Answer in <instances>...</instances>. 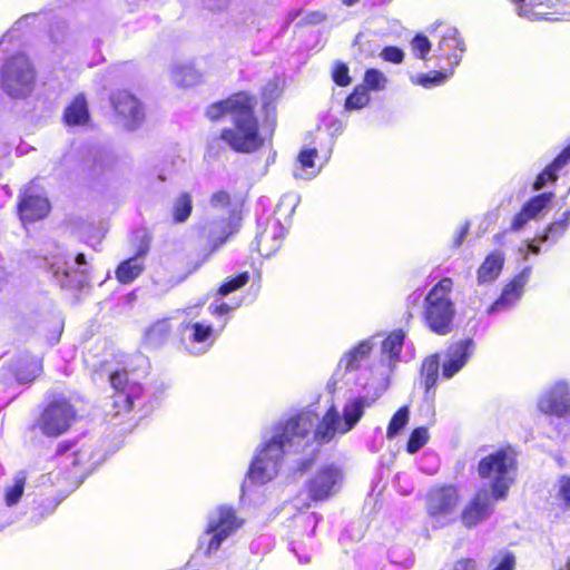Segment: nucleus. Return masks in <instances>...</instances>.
I'll list each match as a JSON object with an SVG mask.
<instances>
[{"label":"nucleus","instance_id":"nucleus-1","mask_svg":"<svg viewBox=\"0 0 570 570\" xmlns=\"http://www.w3.org/2000/svg\"><path fill=\"white\" fill-rule=\"evenodd\" d=\"M405 334L403 331L392 332L383 342L381 361L372 367V381L366 385L374 389L373 395L354 396L348 399L342 411L332 405L322 420L312 411L306 410L288 419L284 424L275 426L271 438L262 445L255 455L248 478L257 484L273 480L282 463V458L291 450L297 451L313 442L328 443L336 436L345 435L360 422L366 409L387 390L390 376L400 360Z\"/></svg>","mask_w":570,"mask_h":570},{"label":"nucleus","instance_id":"nucleus-2","mask_svg":"<svg viewBox=\"0 0 570 570\" xmlns=\"http://www.w3.org/2000/svg\"><path fill=\"white\" fill-rule=\"evenodd\" d=\"M256 99L246 94L237 92L225 100L210 105L207 116L212 120L229 115L233 127L222 131V139L230 148L240 153H252L264 145L265 138L258 131V122L254 116Z\"/></svg>","mask_w":570,"mask_h":570},{"label":"nucleus","instance_id":"nucleus-3","mask_svg":"<svg viewBox=\"0 0 570 570\" xmlns=\"http://www.w3.org/2000/svg\"><path fill=\"white\" fill-rule=\"evenodd\" d=\"M479 475L494 499H504L517 474L515 455L510 449L490 453L479 462Z\"/></svg>","mask_w":570,"mask_h":570},{"label":"nucleus","instance_id":"nucleus-4","mask_svg":"<svg viewBox=\"0 0 570 570\" xmlns=\"http://www.w3.org/2000/svg\"><path fill=\"white\" fill-rule=\"evenodd\" d=\"M453 282L442 278L428 293L424 301V321L426 326L438 335H446L452 331L455 315L454 303L451 299Z\"/></svg>","mask_w":570,"mask_h":570},{"label":"nucleus","instance_id":"nucleus-5","mask_svg":"<svg viewBox=\"0 0 570 570\" xmlns=\"http://www.w3.org/2000/svg\"><path fill=\"white\" fill-rule=\"evenodd\" d=\"M1 83L13 98L30 95L36 85V71L28 57L22 53L10 57L2 67Z\"/></svg>","mask_w":570,"mask_h":570},{"label":"nucleus","instance_id":"nucleus-6","mask_svg":"<svg viewBox=\"0 0 570 570\" xmlns=\"http://www.w3.org/2000/svg\"><path fill=\"white\" fill-rule=\"evenodd\" d=\"M242 522L230 507L222 505L209 514L205 533L199 538V547L209 554L222 546Z\"/></svg>","mask_w":570,"mask_h":570},{"label":"nucleus","instance_id":"nucleus-7","mask_svg":"<svg viewBox=\"0 0 570 570\" xmlns=\"http://www.w3.org/2000/svg\"><path fill=\"white\" fill-rule=\"evenodd\" d=\"M460 499L459 490L453 485L431 488L425 495V509L432 524L439 528L452 522Z\"/></svg>","mask_w":570,"mask_h":570},{"label":"nucleus","instance_id":"nucleus-8","mask_svg":"<svg viewBox=\"0 0 570 570\" xmlns=\"http://www.w3.org/2000/svg\"><path fill=\"white\" fill-rule=\"evenodd\" d=\"M78 266L73 269L70 257L63 253H57L48 259V266L53 277L62 287H81L87 278V262L83 254H78L75 258Z\"/></svg>","mask_w":570,"mask_h":570},{"label":"nucleus","instance_id":"nucleus-9","mask_svg":"<svg viewBox=\"0 0 570 570\" xmlns=\"http://www.w3.org/2000/svg\"><path fill=\"white\" fill-rule=\"evenodd\" d=\"M115 112V122L125 130H136L145 120V110L141 102L130 92L119 90L111 97Z\"/></svg>","mask_w":570,"mask_h":570},{"label":"nucleus","instance_id":"nucleus-10","mask_svg":"<svg viewBox=\"0 0 570 570\" xmlns=\"http://www.w3.org/2000/svg\"><path fill=\"white\" fill-rule=\"evenodd\" d=\"M75 420V410L65 399L51 402L38 420L39 430L48 436L65 433Z\"/></svg>","mask_w":570,"mask_h":570},{"label":"nucleus","instance_id":"nucleus-11","mask_svg":"<svg viewBox=\"0 0 570 570\" xmlns=\"http://www.w3.org/2000/svg\"><path fill=\"white\" fill-rule=\"evenodd\" d=\"M342 480L343 473L338 466H321L306 484L309 498L315 501L328 499L340 490Z\"/></svg>","mask_w":570,"mask_h":570},{"label":"nucleus","instance_id":"nucleus-12","mask_svg":"<svg viewBox=\"0 0 570 570\" xmlns=\"http://www.w3.org/2000/svg\"><path fill=\"white\" fill-rule=\"evenodd\" d=\"M433 37L438 40L435 57L445 59L450 69L453 70L460 63L464 51L458 30L452 26L440 24Z\"/></svg>","mask_w":570,"mask_h":570},{"label":"nucleus","instance_id":"nucleus-13","mask_svg":"<svg viewBox=\"0 0 570 570\" xmlns=\"http://www.w3.org/2000/svg\"><path fill=\"white\" fill-rule=\"evenodd\" d=\"M538 409L544 414L564 416L570 412V385L558 381L546 389L538 399Z\"/></svg>","mask_w":570,"mask_h":570},{"label":"nucleus","instance_id":"nucleus-14","mask_svg":"<svg viewBox=\"0 0 570 570\" xmlns=\"http://www.w3.org/2000/svg\"><path fill=\"white\" fill-rule=\"evenodd\" d=\"M109 380L115 390L114 406L117 413L130 411L134 402L141 395V386L129 379L127 371L114 372Z\"/></svg>","mask_w":570,"mask_h":570},{"label":"nucleus","instance_id":"nucleus-15","mask_svg":"<svg viewBox=\"0 0 570 570\" xmlns=\"http://www.w3.org/2000/svg\"><path fill=\"white\" fill-rule=\"evenodd\" d=\"M494 499L488 489H480L474 497L465 504L461 513V521L468 528L475 527L487 520L493 512Z\"/></svg>","mask_w":570,"mask_h":570},{"label":"nucleus","instance_id":"nucleus-16","mask_svg":"<svg viewBox=\"0 0 570 570\" xmlns=\"http://www.w3.org/2000/svg\"><path fill=\"white\" fill-rule=\"evenodd\" d=\"M531 268L524 267L502 289L500 297L489 307V313H500L513 307L521 298L529 282Z\"/></svg>","mask_w":570,"mask_h":570},{"label":"nucleus","instance_id":"nucleus-17","mask_svg":"<svg viewBox=\"0 0 570 570\" xmlns=\"http://www.w3.org/2000/svg\"><path fill=\"white\" fill-rule=\"evenodd\" d=\"M183 335L186 346L191 354L207 352L216 338L213 326L200 322L185 324L183 326Z\"/></svg>","mask_w":570,"mask_h":570},{"label":"nucleus","instance_id":"nucleus-18","mask_svg":"<svg viewBox=\"0 0 570 570\" xmlns=\"http://www.w3.org/2000/svg\"><path fill=\"white\" fill-rule=\"evenodd\" d=\"M474 350L471 338H464L449 346L442 364V375L451 379L468 363Z\"/></svg>","mask_w":570,"mask_h":570},{"label":"nucleus","instance_id":"nucleus-19","mask_svg":"<svg viewBox=\"0 0 570 570\" xmlns=\"http://www.w3.org/2000/svg\"><path fill=\"white\" fill-rule=\"evenodd\" d=\"M284 227L278 220H271L257 237V249L264 257H269L278 250L284 238Z\"/></svg>","mask_w":570,"mask_h":570},{"label":"nucleus","instance_id":"nucleus-20","mask_svg":"<svg viewBox=\"0 0 570 570\" xmlns=\"http://www.w3.org/2000/svg\"><path fill=\"white\" fill-rule=\"evenodd\" d=\"M49 210L48 199L38 195H24L19 203V215L23 223L45 218Z\"/></svg>","mask_w":570,"mask_h":570},{"label":"nucleus","instance_id":"nucleus-21","mask_svg":"<svg viewBox=\"0 0 570 570\" xmlns=\"http://www.w3.org/2000/svg\"><path fill=\"white\" fill-rule=\"evenodd\" d=\"M504 257L503 254L499 250L490 253L484 262L481 264V266L478 269L476 273V279L478 284H485L494 282L503 267Z\"/></svg>","mask_w":570,"mask_h":570},{"label":"nucleus","instance_id":"nucleus-22","mask_svg":"<svg viewBox=\"0 0 570 570\" xmlns=\"http://www.w3.org/2000/svg\"><path fill=\"white\" fill-rule=\"evenodd\" d=\"M372 340L360 342L355 347L347 351L340 360L338 366L346 372L357 370L361 363L368 356L372 351Z\"/></svg>","mask_w":570,"mask_h":570},{"label":"nucleus","instance_id":"nucleus-23","mask_svg":"<svg viewBox=\"0 0 570 570\" xmlns=\"http://www.w3.org/2000/svg\"><path fill=\"white\" fill-rule=\"evenodd\" d=\"M170 78L178 87H191L202 81V75L190 63L184 62L170 67Z\"/></svg>","mask_w":570,"mask_h":570},{"label":"nucleus","instance_id":"nucleus-24","mask_svg":"<svg viewBox=\"0 0 570 570\" xmlns=\"http://www.w3.org/2000/svg\"><path fill=\"white\" fill-rule=\"evenodd\" d=\"M317 150L316 149H303L298 155V168L294 175L296 178L309 179L315 177L324 163H316Z\"/></svg>","mask_w":570,"mask_h":570},{"label":"nucleus","instance_id":"nucleus-25","mask_svg":"<svg viewBox=\"0 0 570 570\" xmlns=\"http://www.w3.org/2000/svg\"><path fill=\"white\" fill-rule=\"evenodd\" d=\"M570 161V144L562 150V153L549 165L535 179L533 189L539 190L543 188L548 181L557 179V171L560 170L566 164Z\"/></svg>","mask_w":570,"mask_h":570},{"label":"nucleus","instance_id":"nucleus-26","mask_svg":"<svg viewBox=\"0 0 570 570\" xmlns=\"http://www.w3.org/2000/svg\"><path fill=\"white\" fill-rule=\"evenodd\" d=\"M173 326L168 318L158 320L145 331V342L150 346L164 344L171 333Z\"/></svg>","mask_w":570,"mask_h":570},{"label":"nucleus","instance_id":"nucleus-27","mask_svg":"<svg viewBox=\"0 0 570 570\" xmlns=\"http://www.w3.org/2000/svg\"><path fill=\"white\" fill-rule=\"evenodd\" d=\"M144 271V262L140 255L124 261L116 269V277L121 284L135 281Z\"/></svg>","mask_w":570,"mask_h":570},{"label":"nucleus","instance_id":"nucleus-28","mask_svg":"<svg viewBox=\"0 0 570 570\" xmlns=\"http://www.w3.org/2000/svg\"><path fill=\"white\" fill-rule=\"evenodd\" d=\"M26 482L27 474L24 471H19L14 474L11 483L7 484L4 488L3 500L6 505L13 507L20 501L24 491Z\"/></svg>","mask_w":570,"mask_h":570},{"label":"nucleus","instance_id":"nucleus-29","mask_svg":"<svg viewBox=\"0 0 570 570\" xmlns=\"http://www.w3.org/2000/svg\"><path fill=\"white\" fill-rule=\"evenodd\" d=\"M510 2L514 6V10L517 14L521 18L528 19L530 21L537 20H556L550 17L549 13L540 10L541 3L530 4L527 3L525 0H510Z\"/></svg>","mask_w":570,"mask_h":570},{"label":"nucleus","instance_id":"nucleus-30","mask_svg":"<svg viewBox=\"0 0 570 570\" xmlns=\"http://www.w3.org/2000/svg\"><path fill=\"white\" fill-rule=\"evenodd\" d=\"M89 118L86 100L82 96H78L67 107L65 119L68 125H82Z\"/></svg>","mask_w":570,"mask_h":570},{"label":"nucleus","instance_id":"nucleus-31","mask_svg":"<svg viewBox=\"0 0 570 570\" xmlns=\"http://www.w3.org/2000/svg\"><path fill=\"white\" fill-rule=\"evenodd\" d=\"M453 73V70L450 69L448 72L444 71H432L429 73H421L411 77V81L414 85L422 86L424 88H432L445 82V80Z\"/></svg>","mask_w":570,"mask_h":570},{"label":"nucleus","instance_id":"nucleus-32","mask_svg":"<svg viewBox=\"0 0 570 570\" xmlns=\"http://www.w3.org/2000/svg\"><path fill=\"white\" fill-rule=\"evenodd\" d=\"M42 371V365L39 358L31 357L26 363H20L16 373L17 380L20 383H28L33 381Z\"/></svg>","mask_w":570,"mask_h":570},{"label":"nucleus","instance_id":"nucleus-33","mask_svg":"<svg viewBox=\"0 0 570 570\" xmlns=\"http://www.w3.org/2000/svg\"><path fill=\"white\" fill-rule=\"evenodd\" d=\"M193 200L191 196L187 193L179 195L173 206V216L175 222L183 223L191 214Z\"/></svg>","mask_w":570,"mask_h":570},{"label":"nucleus","instance_id":"nucleus-34","mask_svg":"<svg viewBox=\"0 0 570 570\" xmlns=\"http://www.w3.org/2000/svg\"><path fill=\"white\" fill-rule=\"evenodd\" d=\"M410 416V409L407 405L400 407L396 413L392 416L387 430L386 438L392 440L394 439L402 429L407 424Z\"/></svg>","mask_w":570,"mask_h":570},{"label":"nucleus","instance_id":"nucleus-35","mask_svg":"<svg viewBox=\"0 0 570 570\" xmlns=\"http://www.w3.org/2000/svg\"><path fill=\"white\" fill-rule=\"evenodd\" d=\"M387 77L377 69H367L363 78V86L366 90L381 91L387 86Z\"/></svg>","mask_w":570,"mask_h":570},{"label":"nucleus","instance_id":"nucleus-36","mask_svg":"<svg viewBox=\"0 0 570 570\" xmlns=\"http://www.w3.org/2000/svg\"><path fill=\"white\" fill-rule=\"evenodd\" d=\"M439 372V358L436 355L426 357L422 364V376L425 387L429 390L435 385Z\"/></svg>","mask_w":570,"mask_h":570},{"label":"nucleus","instance_id":"nucleus-37","mask_svg":"<svg viewBox=\"0 0 570 570\" xmlns=\"http://www.w3.org/2000/svg\"><path fill=\"white\" fill-rule=\"evenodd\" d=\"M552 194L544 193L530 199L522 208L532 218L537 216L551 203Z\"/></svg>","mask_w":570,"mask_h":570},{"label":"nucleus","instance_id":"nucleus-38","mask_svg":"<svg viewBox=\"0 0 570 570\" xmlns=\"http://www.w3.org/2000/svg\"><path fill=\"white\" fill-rule=\"evenodd\" d=\"M370 102V95L363 85H358L346 98L345 108L348 110L361 109Z\"/></svg>","mask_w":570,"mask_h":570},{"label":"nucleus","instance_id":"nucleus-39","mask_svg":"<svg viewBox=\"0 0 570 570\" xmlns=\"http://www.w3.org/2000/svg\"><path fill=\"white\" fill-rule=\"evenodd\" d=\"M92 449L89 445L81 446L73 453L66 456V461L70 462L73 468H82L86 470L91 464Z\"/></svg>","mask_w":570,"mask_h":570},{"label":"nucleus","instance_id":"nucleus-40","mask_svg":"<svg viewBox=\"0 0 570 570\" xmlns=\"http://www.w3.org/2000/svg\"><path fill=\"white\" fill-rule=\"evenodd\" d=\"M429 431L424 426L416 428L412 431L406 450L409 453L414 454L422 449L429 441Z\"/></svg>","mask_w":570,"mask_h":570},{"label":"nucleus","instance_id":"nucleus-41","mask_svg":"<svg viewBox=\"0 0 570 570\" xmlns=\"http://www.w3.org/2000/svg\"><path fill=\"white\" fill-rule=\"evenodd\" d=\"M570 224V213H564L562 218L558 222L552 223L544 235H542L539 240L546 242L550 238L557 239L560 237L564 230L567 229L568 225Z\"/></svg>","mask_w":570,"mask_h":570},{"label":"nucleus","instance_id":"nucleus-42","mask_svg":"<svg viewBox=\"0 0 570 570\" xmlns=\"http://www.w3.org/2000/svg\"><path fill=\"white\" fill-rule=\"evenodd\" d=\"M248 281H249V275L247 272H244L236 277L228 278L224 284H222V286L218 289V293L222 296H226V295L235 292L236 289L243 287L244 285H246L248 283Z\"/></svg>","mask_w":570,"mask_h":570},{"label":"nucleus","instance_id":"nucleus-43","mask_svg":"<svg viewBox=\"0 0 570 570\" xmlns=\"http://www.w3.org/2000/svg\"><path fill=\"white\" fill-rule=\"evenodd\" d=\"M411 46L416 57L420 59H426L431 49V41L425 36H416L412 40Z\"/></svg>","mask_w":570,"mask_h":570},{"label":"nucleus","instance_id":"nucleus-44","mask_svg":"<svg viewBox=\"0 0 570 570\" xmlns=\"http://www.w3.org/2000/svg\"><path fill=\"white\" fill-rule=\"evenodd\" d=\"M282 90L283 86L281 79L274 78L264 87L263 97L267 102L273 101L281 96Z\"/></svg>","mask_w":570,"mask_h":570},{"label":"nucleus","instance_id":"nucleus-45","mask_svg":"<svg viewBox=\"0 0 570 570\" xmlns=\"http://www.w3.org/2000/svg\"><path fill=\"white\" fill-rule=\"evenodd\" d=\"M333 79L338 86H347L351 82L348 68L344 63H336L333 70Z\"/></svg>","mask_w":570,"mask_h":570},{"label":"nucleus","instance_id":"nucleus-46","mask_svg":"<svg viewBox=\"0 0 570 570\" xmlns=\"http://www.w3.org/2000/svg\"><path fill=\"white\" fill-rule=\"evenodd\" d=\"M230 204V195L225 190H218L210 197V206L217 209L228 207Z\"/></svg>","mask_w":570,"mask_h":570},{"label":"nucleus","instance_id":"nucleus-47","mask_svg":"<svg viewBox=\"0 0 570 570\" xmlns=\"http://www.w3.org/2000/svg\"><path fill=\"white\" fill-rule=\"evenodd\" d=\"M381 57L385 61H390L393 63H400L403 60L404 53L401 49L396 47H386L382 50Z\"/></svg>","mask_w":570,"mask_h":570},{"label":"nucleus","instance_id":"nucleus-48","mask_svg":"<svg viewBox=\"0 0 570 570\" xmlns=\"http://www.w3.org/2000/svg\"><path fill=\"white\" fill-rule=\"evenodd\" d=\"M559 498L566 507L570 508V476H562L560 479Z\"/></svg>","mask_w":570,"mask_h":570},{"label":"nucleus","instance_id":"nucleus-49","mask_svg":"<svg viewBox=\"0 0 570 570\" xmlns=\"http://www.w3.org/2000/svg\"><path fill=\"white\" fill-rule=\"evenodd\" d=\"M530 219L532 218L522 208L521 212L513 217L511 222V230L519 232Z\"/></svg>","mask_w":570,"mask_h":570},{"label":"nucleus","instance_id":"nucleus-50","mask_svg":"<svg viewBox=\"0 0 570 570\" xmlns=\"http://www.w3.org/2000/svg\"><path fill=\"white\" fill-rule=\"evenodd\" d=\"M514 564V557L510 553H505L500 558L499 563L494 567L493 570H513Z\"/></svg>","mask_w":570,"mask_h":570},{"label":"nucleus","instance_id":"nucleus-51","mask_svg":"<svg viewBox=\"0 0 570 570\" xmlns=\"http://www.w3.org/2000/svg\"><path fill=\"white\" fill-rule=\"evenodd\" d=\"M476 564L475 561L472 559H463L458 562H455L452 568L448 570H475Z\"/></svg>","mask_w":570,"mask_h":570},{"label":"nucleus","instance_id":"nucleus-52","mask_svg":"<svg viewBox=\"0 0 570 570\" xmlns=\"http://www.w3.org/2000/svg\"><path fill=\"white\" fill-rule=\"evenodd\" d=\"M305 19L307 23L316 24L324 19V16L320 12H312L307 14Z\"/></svg>","mask_w":570,"mask_h":570},{"label":"nucleus","instance_id":"nucleus-53","mask_svg":"<svg viewBox=\"0 0 570 570\" xmlns=\"http://www.w3.org/2000/svg\"><path fill=\"white\" fill-rule=\"evenodd\" d=\"M531 252L533 254H538L540 252L539 246L534 244H529L527 248H520V253L523 255V258L527 259L528 253Z\"/></svg>","mask_w":570,"mask_h":570},{"label":"nucleus","instance_id":"nucleus-54","mask_svg":"<svg viewBox=\"0 0 570 570\" xmlns=\"http://www.w3.org/2000/svg\"><path fill=\"white\" fill-rule=\"evenodd\" d=\"M468 233H469V225H468V224H465V225H463V226L461 227V229H460V232H459V235H458V237H456V239H455V244H456L458 246H460V245L462 244V242H463V239L465 238V236L468 235Z\"/></svg>","mask_w":570,"mask_h":570},{"label":"nucleus","instance_id":"nucleus-55","mask_svg":"<svg viewBox=\"0 0 570 570\" xmlns=\"http://www.w3.org/2000/svg\"><path fill=\"white\" fill-rule=\"evenodd\" d=\"M229 309H230V307L226 303H220L219 305L214 307L213 313L223 315V314L228 313Z\"/></svg>","mask_w":570,"mask_h":570},{"label":"nucleus","instance_id":"nucleus-56","mask_svg":"<svg viewBox=\"0 0 570 570\" xmlns=\"http://www.w3.org/2000/svg\"><path fill=\"white\" fill-rule=\"evenodd\" d=\"M8 282L9 274L6 272V269L0 268V292L3 289Z\"/></svg>","mask_w":570,"mask_h":570},{"label":"nucleus","instance_id":"nucleus-57","mask_svg":"<svg viewBox=\"0 0 570 570\" xmlns=\"http://www.w3.org/2000/svg\"><path fill=\"white\" fill-rule=\"evenodd\" d=\"M197 312H198V306H193V307H188L186 308L185 313L189 316H196L197 315Z\"/></svg>","mask_w":570,"mask_h":570},{"label":"nucleus","instance_id":"nucleus-58","mask_svg":"<svg viewBox=\"0 0 570 570\" xmlns=\"http://www.w3.org/2000/svg\"><path fill=\"white\" fill-rule=\"evenodd\" d=\"M503 237H504V233L497 234V235L494 236V240H495V243H501V242H502V239H503Z\"/></svg>","mask_w":570,"mask_h":570},{"label":"nucleus","instance_id":"nucleus-59","mask_svg":"<svg viewBox=\"0 0 570 570\" xmlns=\"http://www.w3.org/2000/svg\"><path fill=\"white\" fill-rule=\"evenodd\" d=\"M358 0H344V3L347 4V6H352L354 4L355 2H357Z\"/></svg>","mask_w":570,"mask_h":570}]
</instances>
